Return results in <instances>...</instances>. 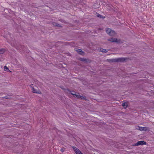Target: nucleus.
Segmentation results:
<instances>
[{
	"mask_svg": "<svg viewBox=\"0 0 154 154\" xmlns=\"http://www.w3.org/2000/svg\"><path fill=\"white\" fill-rule=\"evenodd\" d=\"M126 59V58L124 57L119 58L115 59H107V61L110 63H116V62H123Z\"/></svg>",
	"mask_w": 154,
	"mask_h": 154,
	"instance_id": "1",
	"label": "nucleus"
},
{
	"mask_svg": "<svg viewBox=\"0 0 154 154\" xmlns=\"http://www.w3.org/2000/svg\"><path fill=\"white\" fill-rule=\"evenodd\" d=\"M33 84H31L30 85V87L32 88V91L33 92L37 93V94H40L41 93V91H40L38 89H37V87L36 86H32V85H33Z\"/></svg>",
	"mask_w": 154,
	"mask_h": 154,
	"instance_id": "2",
	"label": "nucleus"
},
{
	"mask_svg": "<svg viewBox=\"0 0 154 154\" xmlns=\"http://www.w3.org/2000/svg\"><path fill=\"white\" fill-rule=\"evenodd\" d=\"M146 142L144 141H138L137 143H134V144H133L132 146H138L139 145H146Z\"/></svg>",
	"mask_w": 154,
	"mask_h": 154,
	"instance_id": "3",
	"label": "nucleus"
},
{
	"mask_svg": "<svg viewBox=\"0 0 154 154\" xmlns=\"http://www.w3.org/2000/svg\"><path fill=\"white\" fill-rule=\"evenodd\" d=\"M137 129L140 131H146L147 130L148 128L146 127H143L137 126Z\"/></svg>",
	"mask_w": 154,
	"mask_h": 154,
	"instance_id": "4",
	"label": "nucleus"
},
{
	"mask_svg": "<svg viewBox=\"0 0 154 154\" xmlns=\"http://www.w3.org/2000/svg\"><path fill=\"white\" fill-rule=\"evenodd\" d=\"M108 40L109 41L111 42H117L118 43L119 41H118V39L116 38H114L113 37L109 39Z\"/></svg>",
	"mask_w": 154,
	"mask_h": 154,
	"instance_id": "5",
	"label": "nucleus"
},
{
	"mask_svg": "<svg viewBox=\"0 0 154 154\" xmlns=\"http://www.w3.org/2000/svg\"><path fill=\"white\" fill-rule=\"evenodd\" d=\"M77 53L80 55H84L85 54V53L81 49H78L76 50Z\"/></svg>",
	"mask_w": 154,
	"mask_h": 154,
	"instance_id": "6",
	"label": "nucleus"
},
{
	"mask_svg": "<svg viewBox=\"0 0 154 154\" xmlns=\"http://www.w3.org/2000/svg\"><path fill=\"white\" fill-rule=\"evenodd\" d=\"M12 94H8L6 96L2 97L3 98H5L6 99H10L12 98L11 97L12 96Z\"/></svg>",
	"mask_w": 154,
	"mask_h": 154,
	"instance_id": "7",
	"label": "nucleus"
},
{
	"mask_svg": "<svg viewBox=\"0 0 154 154\" xmlns=\"http://www.w3.org/2000/svg\"><path fill=\"white\" fill-rule=\"evenodd\" d=\"M52 24L54 26L60 28L62 27V26L61 25L55 22L52 23Z\"/></svg>",
	"mask_w": 154,
	"mask_h": 154,
	"instance_id": "8",
	"label": "nucleus"
},
{
	"mask_svg": "<svg viewBox=\"0 0 154 154\" xmlns=\"http://www.w3.org/2000/svg\"><path fill=\"white\" fill-rule=\"evenodd\" d=\"M72 148L76 154L78 153V152L80 151L79 149L75 146H73Z\"/></svg>",
	"mask_w": 154,
	"mask_h": 154,
	"instance_id": "9",
	"label": "nucleus"
},
{
	"mask_svg": "<svg viewBox=\"0 0 154 154\" xmlns=\"http://www.w3.org/2000/svg\"><path fill=\"white\" fill-rule=\"evenodd\" d=\"M80 60L82 61H84L85 62H89V60L86 59H85L83 58H80Z\"/></svg>",
	"mask_w": 154,
	"mask_h": 154,
	"instance_id": "10",
	"label": "nucleus"
},
{
	"mask_svg": "<svg viewBox=\"0 0 154 154\" xmlns=\"http://www.w3.org/2000/svg\"><path fill=\"white\" fill-rule=\"evenodd\" d=\"M116 34L115 32L112 30H111L110 31V33L109 34V35L110 36H114Z\"/></svg>",
	"mask_w": 154,
	"mask_h": 154,
	"instance_id": "11",
	"label": "nucleus"
},
{
	"mask_svg": "<svg viewBox=\"0 0 154 154\" xmlns=\"http://www.w3.org/2000/svg\"><path fill=\"white\" fill-rule=\"evenodd\" d=\"M75 96L76 97V98L78 99H80L82 97V96L79 95V93H76Z\"/></svg>",
	"mask_w": 154,
	"mask_h": 154,
	"instance_id": "12",
	"label": "nucleus"
},
{
	"mask_svg": "<svg viewBox=\"0 0 154 154\" xmlns=\"http://www.w3.org/2000/svg\"><path fill=\"white\" fill-rule=\"evenodd\" d=\"M5 51V49L2 48L0 49V54H2Z\"/></svg>",
	"mask_w": 154,
	"mask_h": 154,
	"instance_id": "13",
	"label": "nucleus"
},
{
	"mask_svg": "<svg viewBox=\"0 0 154 154\" xmlns=\"http://www.w3.org/2000/svg\"><path fill=\"white\" fill-rule=\"evenodd\" d=\"M122 106L124 107V108H126L128 106L127 102H125L124 103H122Z\"/></svg>",
	"mask_w": 154,
	"mask_h": 154,
	"instance_id": "14",
	"label": "nucleus"
},
{
	"mask_svg": "<svg viewBox=\"0 0 154 154\" xmlns=\"http://www.w3.org/2000/svg\"><path fill=\"white\" fill-rule=\"evenodd\" d=\"M100 51L103 53H106L108 51L106 49H103L102 48H100Z\"/></svg>",
	"mask_w": 154,
	"mask_h": 154,
	"instance_id": "15",
	"label": "nucleus"
},
{
	"mask_svg": "<svg viewBox=\"0 0 154 154\" xmlns=\"http://www.w3.org/2000/svg\"><path fill=\"white\" fill-rule=\"evenodd\" d=\"M111 30H112L109 28H107L106 29V33L109 35L110 33V31Z\"/></svg>",
	"mask_w": 154,
	"mask_h": 154,
	"instance_id": "16",
	"label": "nucleus"
},
{
	"mask_svg": "<svg viewBox=\"0 0 154 154\" xmlns=\"http://www.w3.org/2000/svg\"><path fill=\"white\" fill-rule=\"evenodd\" d=\"M97 17H99L100 18H101V19H103L105 17H103L102 15L100 14H97Z\"/></svg>",
	"mask_w": 154,
	"mask_h": 154,
	"instance_id": "17",
	"label": "nucleus"
},
{
	"mask_svg": "<svg viewBox=\"0 0 154 154\" xmlns=\"http://www.w3.org/2000/svg\"><path fill=\"white\" fill-rule=\"evenodd\" d=\"M4 68L5 71H8L9 70L8 68L6 66L4 67Z\"/></svg>",
	"mask_w": 154,
	"mask_h": 154,
	"instance_id": "18",
	"label": "nucleus"
},
{
	"mask_svg": "<svg viewBox=\"0 0 154 154\" xmlns=\"http://www.w3.org/2000/svg\"><path fill=\"white\" fill-rule=\"evenodd\" d=\"M80 99H81L84 100H87V99H86V97L85 96L83 97V96H82V97Z\"/></svg>",
	"mask_w": 154,
	"mask_h": 154,
	"instance_id": "19",
	"label": "nucleus"
},
{
	"mask_svg": "<svg viewBox=\"0 0 154 154\" xmlns=\"http://www.w3.org/2000/svg\"><path fill=\"white\" fill-rule=\"evenodd\" d=\"M58 20L62 23H65V20L62 19H58Z\"/></svg>",
	"mask_w": 154,
	"mask_h": 154,
	"instance_id": "20",
	"label": "nucleus"
},
{
	"mask_svg": "<svg viewBox=\"0 0 154 154\" xmlns=\"http://www.w3.org/2000/svg\"><path fill=\"white\" fill-rule=\"evenodd\" d=\"M65 148H63L61 149H60V150L62 152H63L65 151Z\"/></svg>",
	"mask_w": 154,
	"mask_h": 154,
	"instance_id": "21",
	"label": "nucleus"
},
{
	"mask_svg": "<svg viewBox=\"0 0 154 154\" xmlns=\"http://www.w3.org/2000/svg\"><path fill=\"white\" fill-rule=\"evenodd\" d=\"M76 94V93H75V92H73V93H72V92L71 93V94L72 95H75H75Z\"/></svg>",
	"mask_w": 154,
	"mask_h": 154,
	"instance_id": "22",
	"label": "nucleus"
},
{
	"mask_svg": "<svg viewBox=\"0 0 154 154\" xmlns=\"http://www.w3.org/2000/svg\"><path fill=\"white\" fill-rule=\"evenodd\" d=\"M62 42H60V41H59V42H56V43H58L60 44H62Z\"/></svg>",
	"mask_w": 154,
	"mask_h": 154,
	"instance_id": "23",
	"label": "nucleus"
},
{
	"mask_svg": "<svg viewBox=\"0 0 154 154\" xmlns=\"http://www.w3.org/2000/svg\"><path fill=\"white\" fill-rule=\"evenodd\" d=\"M76 154H83L80 151V152H79L78 153H76Z\"/></svg>",
	"mask_w": 154,
	"mask_h": 154,
	"instance_id": "24",
	"label": "nucleus"
}]
</instances>
